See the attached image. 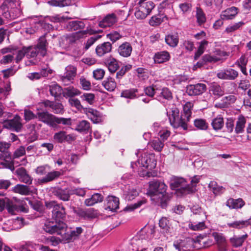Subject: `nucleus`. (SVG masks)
Instances as JSON below:
<instances>
[{
	"mask_svg": "<svg viewBox=\"0 0 251 251\" xmlns=\"http://www.w3.org/2000/svg\"><path fill=\"white\" fill-rule=\"evenodd\" d=\"M67 225L64 222H46L43 229L47 233L60 235L62 242L69 243L74 241L71 232H66Z\"/></svg>",
	"mask_w": 251,
	"mask_h": 251,
	"instance_id": "f257e3e1",
	"label": "nucleus"
},
{
	"mask_svg": "<svg viewBox=\"0 0 251 251\" xmlns=\"http://www.w3.org/2000/svg\"><path fill=\"white\" fill-rule=\"evenodd\" d=\"M48 43L45 35L42 36L38 40V43L34 47H26V57L27 58L36 57L38 54L42 56H45L47 52Z\"/></svg>",
	"mask_w": 251,
	"mask_h": 251,
	"instance_id": "f03ea898",
	"label": "nucleus"
},
{
	"mask_svg": "<svg viewBox=\"0 0 251 251\" xmlns=\"http://www.w3.org/2000/svg\"><path fill=\"white\" fill-rule=\"evenodd\" d=\"M170 187L176 190L178 195H186L193 192L192 187L186 184L185 180L182 177H175L171 181Z\"/></svg>",
	"mask_w": 251,
	"mask_h": 251,
	"instance_id": "7ed1b4c3",
	"label": "nucleus"
},
{
	"mask_svg": "<svg viewBox=\"0 0 251 251\" xmlns=\"http://www.w3.org/2000/svg\"><path fill=\"white\" fill-rule=\"evenodd\" d=\"M134 165L139 168L144 167L148 170H152L154 169L156 165V161L154 155L144 153L142 157L137 162H131V167L134 169Z\"/></svg>",
	"mask_w": 251,
	"mask_h": 251,
	"instance_id": "20e7f679",
	"label": "nucleus"
},
{
	"mask_svg": "<svg viewBox=\"0 0 251 251\" xmlns=\"http://www.w3.org/2000/svg\"><path fill=\"white\" fill-rule=\"evenodd\" d=\"M2 126L13 131L20 132L23 127L22 119L18 115H16L12 119L4 120L2 123Z\"/></svg>",
	"mask_w": 251,
	"mask_h": 251,
	"instance_id": "39448f33",
	"label": "nucleus"
},
{
	"mask_svg": "<svg viewBox=\"0 0 251 251\" xmlns=\"http://www.w3.org/2000/svg\"><path fill=\"white\" fill-rule=\"evenodd\" d=\"M138 10L135 12V16L138 19H145L147 15L150 14L151 10L154 7V4L152 1H149L142 5H139Z\"/></svg>",
	"mask_w": 251,
	"mask_h": 251,
	"instance_id": "423d86ee",
	"label": "nucleus"
},
{
	"mask_svg": "<svg viewBox=\"0 0 251 251\" xmlns=\"http://www.w3.org/2000/svg\"><path fill=\"white\" fill-rule=\"evenodd\" d=\"M167 188V185L160 181L153 180L150 182L149 193L151 196H159L165 193Z\"/></svg>",
	"mask_w": 251,
	"mask_h": 251,
	"instance_id": "0eeeda50",
	"label": "nucleus"
},
{
	"mask_svg": "<svg viewBox=\"0 0 251 251\" xmlns=\"http://www.w3.org/2000/svg\"><path fill=\"white\" fill-rule=\"evenodd\" d=\"M194 241L191 238L178 239L174 242V246L177 251H188L193 247Z\"/></svg>",
	"mask_w": 251,
	"mask_h": 251,
	"instance_id": "6e6552de",
	"label": "nucleus"
},
{
	"mask_svg": "<svg viewBox=\"0 0 251 251\" xmlns=\"http://www.w3.org/2000/svg\"><path fill=\"white\" fill-rule=\"evenodd\" d=\"M173 98L172 93L169 88L158 87L156 96L154 99L162 103H165L166 101L172 100Z\"/></svg>",
	"mask_w": 251,
	"mask_h": 251,
	"instance_id": "1a4fd4ad",
	"label": "nucleus"
},
{
	"mask_svg": "<svg viewBox=\"0 0 251 251\" xmlns=\"http://www.w3.org/2000/svg\"><path fill=\"white\" fill-rule=\"evenodd\" d=\"M236 70L229 68L221 70L217 73V76L221 79L234 80L238 76Z\"/></svg>",
	"mask_w": 251,
	"mask_h": 251,
	"instance_id": "9d476101",
	"label": "nucleus"
},
{
	"mask_svg": "<svg viewBox=\"0 0 251 251\" xmlns=\"http://www.w3.org/2000/svg\"><path fill=\"white\" fill-rule=\"evenodd\" d=\"M206 90V86L203 83L189 85L186 87V92L189 96H196L202 94Z\"/></svg>",
	"mask_w": 251,
	"mask_h": 251,
	"instance_id": "9b49d317",
	"label": "nucleus"
},
{
	"mask_svg": "<svg viewBox=\"0 0 251 251\" xmlns=\"http://www.w3.org/2000/svg\"><path fill=\"white\" fill-rule=\"evenodd\" d=\"M52 218L54 220L49 222H64L63 220L66 217V211L64 206L61 204L56 205L52 211Z\"/></svg>",
	"mask_w": 251,
	"mask_h": 251,
	"instance_id": "f8f14e48",
	"label": "nucleus"
},
{
	"mask_svg": "<svg viewBox=\"0 0 251 251\" xmlns=\"http://www.w3.org/2000/svg\"><path fill=\"white\" fill-rule=\"evenodd\" d=\"M55 116L47 111L38 112L36 114V118L39 121L53 127L54 126V120Z\"/></svg>",
	"mask_w": 251,
	"mask_h": 251,
	"instance_id": "ddd939ff",
	"label": "nucleus"
},
{
	"mask_svg": "<svg viewBox=\"0 0 251 251\" xmlns=\"http://www.w3.org/2000/svg\"><path fill=\"white\" fill-rule=\"evenodd\" d=\"M84 112L94 124H99L102 121L101 113L96 109L89 107L84 108Z\"/></svg>",
	"mask_w": 251,
	"mask_h": 251,
	"instance_id": "4468645a",
	"label": "nucleus"
},
{
	"mask_svg": "<svg viewBox=\"0 0 251 251\" xmlns=\"http://www.w3.org/2000/svg\"><path fill=\"white\" fill-rule=\"evenodd\" d=\"M212 236L217 245L219 251H226L227 241L223 234L214 232L212 233Z\"/></svg>",
	"mask_w": 251,
	"mask_h": 251,
	"instance_id": "2eb2a0df",
	"label": "nucleus"
},
{
	"mask_svg": "<svg viewBox=\"0 0 251 251\" xmlns=\"http://www.w3.org/2000/svg\"><path fill=\"white\" fill-rule=\"evenodd\" d=\"M15 174L17 176L20 181L28 185L32 184V178L27 173L25 168L20 167L17 169Z\"/></svg>",
	"mask_w": 251,
	"mask_h": 251,
	"instance_id": "dca6fc26",
	"label": "nucleus"
},
{
	"mask_svg": "<svg viewBox=\"0 0 251 251\" xmlns=\"http://www.w3.org/2000/svg\"><path fill=\"white\" fill-rule=\"evenodd\" d=\"M119 199L113 196H108L106 199L105 209L112 212H115L119 208Z\"/></svg>",
	"mask_w": 251,
	"mask_h": 251,
	"instance_id": "f3484780",
	"label": "nucleus"
},
{
	"mask_svg": "<svg viewBox=\"0 0 251 251\" xmlns=\"http://www.w3.org/2000/svg\"><path fill=\"white\" fill-rule=\"evenodd\" d=\"M117 51L120 56L123 57H128L131 55L132 47L130 43L125 42L119 46Z\"/></svg>",
	"mask_w": 251,
	"mask_h": 251,
	"instance_id": "a211bd4d",
	"label": "nucleus"
},
{
	"mask_svg": "<svg viewBox=\"0 0 251 251\" xmlns=\"http://www.w3.org/2000/svg\"><path fill=\"white\" fill-rule=\"evenodd\" d=\"M117 22V17L115 14L111 13L106 15L99 23V26L105 28L113 25Z\"/></svg>",
	"mask_w": 251,
	"mask_h": 251,
	"instance_id": "6ab92c4d",
	"label": "nucleus"
},
{
	"mask_svg": "<svg viewBox=\"0 0 251 251\" xmlns=\"http://www.w3.org/2000/svg\"><path fill=\"white\" fill-rule=\"evenodd\" d=\"M171 58L169 52L166 50L160 51L156 52L153 57L155 63H163L170 60Z\"/></svg>",
	"mask_w": 251,
	"mask_h": 251,
	"instance_id": "aec40b11",
	"label": "nucleus"
},
{
	"mask_svg": "<svg viewBox=\"0 0 251 251\" xmlns=\"http://www.w3.org/2000/svg\"><path fill=\"white\" fill-rule=\"evenodd\" d=\"M53 140L58 143H62L65 141H70L73 140L72 136L70 134H67L64 131H60L55 133L53 136Z\"/></svg>",
	"mask_w": 251,
	"mask_h": 251,
	"instance_id": "412c9836",
	"label": "nucleus"
},
{
	"mask_svg": "<svg viewBox=\"0 0 251 251\" xmlns=\"http://www.w3.org/2000/svg\"><path fill=\"white\" fill-rule=\"evenodd\" d=\"M20 2L19 0H5L0 7L1 11H8L14 8L20 7Z\"/></svg>",
	"mask_w": 251,
	"mask_h": 251,
	"instance_id": "4be33fe9",
	"label": "nucleus"
},
{
	"mask_svg": "<svg viewBox=\"0 0 251 251\" xmlns=\"http://www.w3.org/2000/svg\"><path fill=\"white\" fill-rule=\"evenodd\" d=\"M111 50V44L106 42L98 45L96 49V52L98 56H102L105 54L110 52Z\"/></svg>",
	"mask_w": 251,
	"mask_h": 251,
	"instance_id": "5701e85b",
	"label": "nucleus"
},
{
	"mask_svg": "<svg viewBox=\"0 0 251 251\" xmlns=\"http://www.w3.org/2000/svg\"><path fill=\"white\" fill-rule=\"evenodd\" d=\"M22 11L21 8H16L8 11H1L2 15L6 19L14 20L20 16Z\"/></svg>",
	"mask_w": 251,
	"mask_h": 251,
	"instance_id": "b1692460",
	"label": "nucleus"
},
{
	"mask_svg": "<svg viewBox=\"0 0 251 251\" xmlns=\"http://www.w3.org/2000/svg\"><path fill=\"white\" fill-rule=\"evenodd\" d=\"M229 227L237 229H241L251 225V218L246 220L236 221L232 223H227Z\"/></svg>",
	"mask_w": 251,
	"mask_h": 251,
	"instance_id": "393cba45",
	"label": "nucleus"
},
{
	"mask_svg": "<svg viewBox=\"0 0 251 251\" xmlns=\"http://www.w3.org/2000/svg\"><path fill=\"white\" fill-rule=\"evenodd\" d=\"M238 13V8L232 6L223 11L221 17L222 20H230L234 18Z\"/></svg>",
	"mask_w": 251,
	"mask_h": 251,
	"instance_id": "a878e982",
	"label": "nucleus"
},
{
	"mask_svg": "<svg viewBox=\"0 0 251 251\" xmlns=\"http://www.w3.org/2000/svg\"><path fill=\"white\" fill-rule=\"evenodd\" d=\"M187 122L181 116L179 115L174 120V122L170 121L171 125L175 128L179 127L182 128L184 130L187 129Z\"/></svg>",
	"mask_w": 251,
	"mask_h": 251,
	"instance_id": "bb28decb",
	"label": "nucleus"
},
{
	"mask_svg": "<svg viewBox=\"0 0 251 251\" xmlns=\"http://www.w3.org/2000/svg\"><path fill=\"white\" fill-rule=\"evenodd\" d=\"M245 205V202L240 198L234 199H229L226 202V205L230 209H238L242 208Z\"/></svg>",
	"mask_w": 251,
	"mask_h": 251,
	"instance_id": "cd10ccee",
	"label": "nucleus"
},
{
	"mask_svg": "<svg viewBox=\"0 0 251 251\" xmlns=\"http://www.w3.org/2000/svg\"><path fill=\"white\" fill-rule=\"evenodd\" d=\"M75 130L80 132H84L85 133H91L92 132L90 124L86 120L80 121L77 125Z\"/></svg>",
	"mask_w": 251,
	"mask_h": 251,
	"instance_id": "c85d7f7f",
	"label": "nucleus"
},
{
	"mask_svg": "<svg viewBox=\"0 0 251 251\" xmlns=\"http://www.w3.org/2000/svg\"><path fill=\"white\" fill-rule=\"evenodd\" d=\"M61 175V173L60 172L53 171L48 173L44 177L40 179L39 180L41 183H47L57 179Z\"/></svg>",
	"mask_w": 251,
	"mask_h": 251,
	"instance_id": "c756f323",
	"label": "nucleus"
},
{
	"mask_svg": "<svg viewBox=\"0 0 251 251\" xmlns=\"http://www.w3.org/2000/svg\"><path fill=\"white\" fill-rule=\"evenodd\" d=\"M247 237V234L240 236L234 235L230 238V242L233 247L238 248L242 246Z\"/></svg>",
	"mask_w": 251,
	"mask_h": 251,
	"instance_id": "7c9ffc66",
	"label": "nucleus"
},
{
	"mask_svg": "<svg viewBox=\"0 0 251 251\" xmlns=\"http://www.w3.org/2000/svg\"><path fill=\"white\" fill-rule=\"evenodd\" d=\"M98 213L93 208H90L84 210H81L79 212V216L85 219H90L96 218Z\"/></svg>",
	"mask_w": 251,
	"mask_h": 251,
	"instance_id": "2f4dec72",
	"label": "nucleus"
},
{
	"mask_svg": "<svg viewBox=\"0 0 251 251\" xmlns=\"http://www.w3.org/2000/svg\"><path fill=\"white\" fill-rule=\"evenodd\" d=\"M12 190L15 193L25 196L29 195L30 193L29 187L23 184L16 185L13 188Z\"/></svg>",
	"mask_w": 251,
	"mask_h": 251,
	"instance_id": "473e14b6",
	"label": "nucleus"
},
{
	"mask_svg": "<svg viewBox=\"0 0 251 251\" xmlns=\"http://www.w3.org/2000/svg\"><path fill=\"white\" fill-rule=\"evenodd\" d=\"M103 201V197L99 193H95L91 198L87 199L85 201V204L87 206H92L94 204L101 202Z\"/></svg>",
	"mask_w": 251,
	"mask_h": 251,
	"instance_id": "72a5a7b5",
	"label": "nucleus"
},
{
	"mask_svg": "<svg viewBox=\"0 0 251 251\" xmlns=\"http://www.w3.org/2000/svg\"><path fill=\"white\" fill-rule=\"evenodd\" d=\"M246 123V119L243 116H239L236 123L235 131L237 134H240L244 131L245 125Z\"/></svg>",
	"mask_w": 251,
	"mask_h": 251,
	"instance_id": "f704fd0d",
	"label": "nucleus"
},
{
	"mask_svg": "<svg viewBox=\"0 0 251 251\" xmlns=\"http://www.w3.org/2000/svg\"><path fill=\"white\" fill-rule=\"evenodd\" d=\"M102 84L105 89L109 92L113 91L117 86L114 79L111 77L107 78L102 82Z\"/></svg>",
	"mask_w": 251,
	"mask_h": 251,
	"instance_id": "c9c22d12",
	"label": "nucleus"
},
{
	"mask_svg": "<svg viewBox=\"0 0 251 251\" xmlns=\"http://www.w3.org/2000/svg\"><path fill=\"white\" fill-rule=\"evenodd\" d=\"M139 195L138 191L133 188H128L124 192L123 196L126 201H131Z\"/></svg>",
	"mask_w": 251,
	"mask_h": 251,
	"instance_id": "e433bc0d",
	"label": "nucleus"
},
{
	"mask_svg": "<svg viewBox=\"0 0 251 251\" xmlns=\"http://www.w3.org/2000/svg\"><path fill=\"white\" fill-rule=\"evenodd\" d=\"M85 24L81 21H73L69 22L67 25V28L72 30H81L84 28Z\"/></svg>",
	"mask_w": 251,
	"mask_h": 251,
	"instance_id": "4c0bfd02",
	"label": "nucleus"
},
{
	"mask_svg": "<svg viewBox=\"0 0 251 251\" xmlns=\"http://www.w3.org/2000/svg\"><path fill=\"white\" fill-rule=\"evenodd\" d=\"M49 88L50 95L55 98L60 97L63 92L62 88L57 83H53L49 85Z\"/></svg>",
	"mask_w": 251,
	"mask_h": 251,
	"instance_id": "58836bf2",
	"label": "nucleus"
},
{
	"mask_svg": "<svg viewBox=\"0 0 251 251\" xmlns=\"http://www.w3.org/2000/svg\"><path fill=\"white\" fill-rule=\"evenodd\" d=\"M209 187L215 195H220L223 194L225 190L224 187L218 185L216 182L212 181L209 184Z\"/></svg>",
	"mask_w": 251,
	"mask_h": 251,
	"instance_id": "ea45409f",
	"label": "nucleus"
},
{
	"mask_svg": "<svg viewBox=\"0 0 251 251\" xmlns=\"http://www.w3.org/2000/svg\"><path fill=\"white\" fill-rule=\"evenodd\" d=\"M166 43L172 47H176L178 43V37L177 34H169L165 37Z\"/></svg>",
	"mask_w": 251,
	"mask_h": 251,
	"instance_id": "a19ab883",
	"label": "nucleus"
},
{
	"mask_svg": "<svg viewBox=\"0 0 251 251\" xmlns=\"http://www.w3.org/2000/svg\"><path fill=\"white\" fill-rule=\"evenodd\" d=\"M54 194L59 199L63 201H69L70 196L68 191L62 189H58L54 192Z\"/></svg>",
	"mask_w": 251,
	"mask_h": 251,
	"instance_id": "79ce46f5",
	"label": "nucleus"
},
{
	"mask_svg": "<svg viewBox=\"0 0 251 251\" xmlns=\"http://www.w3.org/2000/svg\"><path fill=\"white\" fill-rule=\"evenodd\" d=\"M105 63L111 73H115L119 67L118 61L114 58L107 59Z\"/></svg>",
	"mask_w": 251,
	"mask_h": 251,
	"instance_id": "37998d69",
	"label": "nucleus"
},
{
	"mask_svg": "<svg viewBox=\"0 0 251 251\" xmlns=\"http://www.w3.org/2000/svg\"><path fill=\"white\" fill-rule=\"evenodd\" d=\"M211 125L215 130L221 129L224 125L223 118L220 116L215 118L211 122Z\"/></svg>",
	"mask_w": 251,
	"mask_h": 251,
	"instance_id": "c03bdc74",
	"label": "nucleus"
},
{
	"mask_svg": "<svg viewBox=\"0 0 251 251\" xmlns=\"http://www.w3.org/2000/svg\"><path fill=\"white\" fill-rule=\"evenodd\" d=\"M159 226L166 233L170 232L171 224L167 218L162 217L159 220Z\"/></svg>",
	"mask_w": 251,
	"mask_h": 251,
	"instance_id": "a18cd8bd",
	"label": "nucleus"
},
{
	"mask_svg": "<svg viewBox=\"0 0 251 251\" xmlns=\"http://www.w3.org/2000/svg\"><path fill=\"white\" fill-rule=\"evenodd\" d=\"M54 123V126H53V128L56 127L57 124H62L64 126H71L72 125V119L70 118H59L55 116Z\"/></svg>",
	"mask_w": 251,
	"mask_h": 251,
	"instance_id": "49530a36",
	"label": "nucleus"
},
{
	"mask_svg": "<svg viewBox=\"0 0 251 251\" xmlns=\"http://www.w3.org/2000/svg\"><path fill=\"white\" fill-rule=\"evenodd\" d=\"M80 94V92L79 90L71 87L65 88L63 92V96L65 97H73L75 96H78Z\"/></svg>",
	"mask_w": 251,
	"mask_h": 251,
	"instance_id": "de8ad7c7",
	"label": "nucleus"
},
{
	"mask_svg": "<svg viewBox=\"0 0 251 251\" xmlns=\"http://www.w3.org/2000/svg\"><path fill=\"white\" fill-rule=\"evenodd\" d=\"M137 92L138 90L136 89L125 90L123 91L121 93V97L125 98L133 99L137 97L136 93Z\"/></svg>",
	"mask_w": 251,
	"mask_h": 251,
	"instance_id": "09e8293b",
	"label": "nucleus"
},
{
	"mask_svg": "<svg viewBox=\"0 0 251 251\" xmlns=\"http://www.w3.org/2000/svg\"><path fill=\"white\" fill-rule=\"evenodd\" d=\"M158 87L156 85H152L144 88V92L147 96L153 98L154 96L156 97Z\"/></svg>",
	"mask_w": 251,
	"mask_h": 251,
	"instance_id": "8fccbe9b",
	"label": "nucleus"
},
{
	"mask_svg": "<svg viewBox=\"0 0 251 251\" xmlns=\"http://www.w3.org/2000/svg\"><path fill=\"white\" fill-rule=\"evenodd\" d=\"M76 69L73 66H68L65 68V72L63 75L69 79H74L76 75Z\"/></svg>",
	"mask_w": 251,
	"mask_h": 251,
	"instance_id": "3c124183",
	"label": "nucleus"
},
{
	"mask_svg": "<svg viewBox=\"0 0 251 251\" xmlns=\"http://www.w3.org/2000/svg\"><path fill=\"white\" fill-rule=\"evenodd\" d=\"M146 200L145 199H142L141 200H139L137 201V202L133 204H130L127 205L124 209V211H132L134 209H137L140 207L142 204L146 203Z\"/></svg>",
	"mask_w": 251,
	"mask_h": 251,
	"instance_id": "603ef678",
	"label": "nucleus"
},
{
	"mask_svg": "<svg viewBox=\"0 0 251 251\" xmlns=\"http://www.w3.org/2000/svg\"><path fill=\"white\" fill-rule=\"evenodd\" d=\"M167 115L169 118V122H174V120L179 115V109L175 106L171 108L169 111L167 112Z\"/></svg>",
	"mask_w": 251,
	"mask_h": 251,
	"instance_id": "864d4df0",
	"label": "nucleus"
},
{
	"mask_svg": "<svg viewBox=\"0 0 251 251\" xmlns=\"http://www.w3.org/2000/svg\"><path fill=\"white\" fill-rule=\"evenodd\" d=\"M194 126L198 129L206 130L207 129L208 125L205 120L202 119H197L194 122Z\"/></svg>",
	"mask_w": 251,
	"mask_h": 251,
	"instance_id": "5fc2aeb1",
	"label": "nucleus"
},
{
	"mask_svg": "<svg viewBox=\"0 0 251 251\" xmlns=\"http://www.w3.org/2000/svg\"><path fill=\"white\" fill-rule=\"evenodd\" d=\"M196 16L199 25H201L205 22L206 17L205 14L201 8L197 7Z\"/></svg>",
	"mask_w": 251,
	"mask_h": 251,
	"instance_id": "6e6d98bb",
	"label": "nucleus"
},
{
	"mask_svg": "<svg viewBox=\"0 0 251 251\" xmlns=\"http://www.w3.org/2000/svg\"><path fill=\"white\" fill-rule=\"evenodd\" d=\"M151 146L153 149L157 151H161L164 146L163 142H162L159 139H156L152 140L151 142Z\"/></svg>",
	"mask_w": 251,
	"mask_h": 251,
	"instance_id": "4d7b16f0",
	"label": "nucleus"
},
{
	"mask_svg": "<svg viewBox=\"0 0 251 251\" xmlns=\"http://www.w3.org/2000/svg\"><path fill=\"white\" fill-rule=\"evenodd\" d=\"M80 98L83 101L92 104L95 101V96L92 93H84Z\"/></svg>",
	"mask_w": 251,
	"mask_h": 251,
	"instance_id": "13d9d810",
	"label": "nucleus"
},
{
	"mask_svg": "<svg viewBox=\"0 0 251 251\" xmlns=\"http://www.w3.org/2000/svg\"><path fill=\"white\" fill-rule=\"evenodd\" d=\"M159 198L160 199V206L162 208H165L168 201H170L171 197L166 193L159 195Z\"/></svg>",
	"mask_w": 251,
	"mask_h": 251,
	"instance_id": "bf43d9fd",
	"label": "nucleus"
},
{
	"mask_svg": "<svg viewBox=\"0 0 251 251\" xmlns=\"http://www.w3.org/2000/svg\"><path fill=\"white\" fill-rule=\"evenodd\" d=\"M69 102L72 106L75 107L76 109L79 111H81L82 109L84 110V108H85L83 107V106L81 104L80 100L77 99H70L69 100Z\"/></svg>",
	"mask_w": 251,
	"mask_h": 251,
	"instance_id": "052dcab7",
	"label": "nucleus"
},
{
	"mask_svg": "<svg viewBox=\"0 0 251 251\" xmlns=\"http://www.w3.org/2000/svg\"><path fill=\"white\" fill-rule=\"evenodd\" d=\"M107 38L113 43L121 39L122 36L117 31H113L107 34Z\"/></svg>",
	"mask_w": 251,
	"mask_h": 251,
	"instance_id": "680f3d73",
	"label": "nucleus"
},
{
	"mask_svg": "<svg viewBox=\"0 0 251 251\" xmlns=\"http://www.w3.org/2000/svg\"><path fill=\"white\" fill-rule=\"evenodd\" d=\"M197 241L200 245H203V247L204 248L210 247L213 244L212 240L201 237H198Z\"/></svg>",
	"mask_w": 251,
	"mask_h": 251,
	"instance_id": "e2e57ef3",
	"label": "nucleus"
},
{
	"mask_svg": "<svg viewBox=\"0 0 251 251\" xmlns=\"http://www.w3.org/2000/svg\"><path fill=\"white\" fill-rule=\"evenodd\" d=\"M211 91L213 95L217 97H220L224 94V92L219 85H213L211 87Z\"/></svg>",
	"mask_w": 251,
	"mask_h": 251,
	"instance_id": "0e129e2a",
	"label": "nucleus"
},
{
	"mask_svg": "<svg viewBox=\"0 0 251 251\" xmlns=\"http://www.w3.org/2000/svg\"><path fill=\"white\" fill-rule=\"evenodd\" d=\"M244 25V23L243 22H239L238 23H235L232 25H228L226 29V31L227 33L232 32L238 29H239L240 27Z\"/></svg>",
	"mask_w": 251,
	"mask_h": 251,
	"instance_id": "69168bd1",
	"label": "nucleus"
},
{
	"mask_svg": "<svg viewBox=\"0 0 251 251\" xmlns=\"http://www.w3.org/2000/svg\"><path fill=\"white\" fill-rule=\"evenodd\" d=\"M26 47H23L21 50H19L17 52V55L16 57V63H18L20 62L24 57L26 56Z\"/></svg>",
	"mask_w": 251,
	"mask_h": 251,
	"instance_id": "338daca9",
	"label": "nucleus"
},
{
	"mask_svg": "<svg viewBox=\"0 0 251 251\" xmlns=\"http://www.w3.org/2000/svg\"><path fill=\"white\" fill-rule=\"evenodd\" d=\"M33 245L30 242H25L21 244L18 249L20 251H32Z\"/></svg>",
	"mask_w": 251,
	"mask_h": 251,
	"instance_id": "774afa93",
	"label": "nucleus"
}]
</instances>
